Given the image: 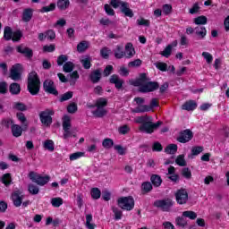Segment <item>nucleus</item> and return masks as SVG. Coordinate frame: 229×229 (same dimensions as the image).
Returning a JSON list of instances; mask_svg holds the SVG:
<instances>
[{
	"label": "nucleus",
	"instance_id": "1",
	"mask_svg": "<svg viewBox=\"0 0 229 229\" xmlns=\"http://www.w3.org/2000/svg\"><path fill=\"white\" fill-rule=\"evenodd\" d=\"M134 122L137 124H140L139 127L140 131L148 134L153 133L155 130H157L159 126H162L161 121L153 123V118L148 115L138 116L134 119Z\"/></svg>",
	"mask_w": 229,
	"mask_h": 229
},
{
	"label": "nucleus",
	"instance_id": "2",
	"mask_svg": "<svg viewBox=\"0 0 229 229\" xmlns=\"http://www.w3.org/2000/svg\"><path fill=\"white\" fill-rule=\"evenodd\" d=\"M132 85L134 87H140L139 91L143 93L153 92L159 87L158 82L149 81V78H148L146 73H141L140 78L132 82Z\"/></svg>",
	"mask_w": 229,
	"mask_h": 229
},
{
	"label": "nucleus",
	"instance_id": "3",
	"mask_svg": "<svg viewBox=\"0 0 229 229\" xmlns=\"http://www.w3.org/2000/svg\"><path fill=\"white\" fill-rule=\"evenodd\" d=\"M27 89L31 96H37L40 92V79L36 72H31L28 76Z\"/></svg>",
	"mask_w": 229,
	"mask_h": 229
},
{
	"label": "nucleus",
	"instance_id": "4",
	"mask_svg": "<svg viewBox=\"0 0 229 229\" xmlns=\"http://www.w3.org/2000/svg\"><path fill=\"white\" fill-rule=\"evenodd\" d=\"M106 105H108V100L105 98H99L96 100L95 105H88V108H97L92 112L95 117H105L106 115V109H105Z\"/></svg>",
	"mask_w": 229,
	"mask_h": 229
},
{
	"label": "nucleus",
	"instance_id": "5",
	"mask_svg": "<svg viewBox=\"0 0 229 229\" xmlns=\"http://www.w3.org/2000/svg\"><path fill=\"white\" fill-rule=\"evenodd\" d=\"M111 6L113 8H120V12L123 13L125 17H133V10L130 8V4L128 2H124L122 0H111L110 2Z\"/></svg>",
	"mask_w": 229,
	"mask_h": 229
},
{
	"label": "nucleus",
	"instance_id": "6",
	"mask_svg": "<svg viewBox=\"0 0 229 229\" xmlns=\"http://www.w3.org/2000/svg\"><path fill=\"white\" fill-rule=\"evenodd\" d=\"M118 206L123 210H133L135 207V200L133 197H122L117 200Z\"/></svg>",
	"mask_w": 229,
	"mask_h": 229
},
{
	"label": "nucleus",
	"instance_id": "7",
	"mask_svg": "<svg viewBox=\"0 0 229 229\" xmlns=\"http://www.w3.org/2000/svg\"><path fill=\"white\" fill-rule=\"evenodd\" d=\"M29 178L31 180V182L37 183V185H40L41 187H44V185L48 183L50 180L49 175L42 176L41 174L35 172H30L29 174Z\"/></svg>",
	"mask_w": 229,
	"mask_h": 229
},
{
	"label": "nucleus",
	"instance_id": "8",
	"mask_svg": "<svg viewBox=\"0 0 229 229\" xmlns=\"http://www.w3.org/2000/svg\"><path fill=\"white\" fill-rule=\"evenodd\" d=\"M173 205H174V202H173V199H159L154 202V207L159 208V210H162L163 212H169L173 208Z\"/></svg>",
	"mask_w": 229,
	"mask_h": 229
},
{
	"label": "nucleus",
	"instance_id": "9",
	"mask_svg": "<svg viewBox=\"0 0 229 229\" xmlns=\"http://www.w3.org/2000/svg\"><path fill=\"white\" fill-rule=\"evenodd\" d=\"M51 115H55V111L51 109H46L45 111H42L39 114V118L45 126H51V123H53V118Z\"/></svg>",
	"mask_w": 229,
	"mask_h": 229
},
{
	"label": "nucleus",
	"instance_id": "10",
	"mask_svg": "<svg viewBox=\"0 0 229 229\" xmlns=\"http://www.w3.org/2000/svg\"><path fill=\"white\" fill-rule=\"evenodd\" d=\"M22 74V65L16 64L12 66L10 70V76L11 80L13 81H19L21 79Z\"/></svg>",
	"mask_w": 229,
	"mask_h": 229
},
{
	"label": "nucleus",
	"instance_id": "11",
	"mask_svg": "<svg viewBox=\"0 0 229 229\" xmlns=\"http://www.w3.org/2000/svg\"><path fill=\"white\" fill-rule=\"evenodd\" d=\"M175 199L178 203V205H185L187 201H189V193L187 192V190L185 189H180L178 190L175 194Z\"/></svg>",
	"mask_w": 229,
	"mask_h": 229
},
{
	"label": "nucleus",
	"instance_id": "12",
	"mask_svg": "<svg viewBox=\"0 0 229 229\" xmlns=\"http://www.w3.org/2000/svg\"><path fill=\"white\" fill-rule=\"evenodd\" d=\"M71 117L65 115L63 118V130H64V139L67 140L69 139V137H71V135H72V133L71 132Z\"/></svg>",
	"mask_w": 229,
	"mask_h": 229
},
{
	"label": "nucleus",
	"instance_id": "13",
	"mask_svg": "<svg viewBox=\"0 0 229 229\" xmlns=\"http://www.w3.org/2000/svg\"><path fill=\"white\" fill-rule=\"evenodd\" d=\"M193 134L191 130L186 129L180 132L179 137L177 138L178 142L181 144H185L190 140H192Z\"/></svg>",
	"mask_w": 229,
	"mask_h": 229
},
{
	"label": "nucleus",
	"instance_id": "14",
	"mask_svg": "<svg viewBox=\"0 0 229 229\" xmlns=\"http://www.w3.org/2000/svg\"><path fill=\"white\" fill-rule=\"evenodd\" d=\"M43 89L45 92H47L48 94L58 96V90H56V88L55 87V82H53V81L51 80H47L44 81Z\"/></svg>",
	"mask_w": 229,
	"mask_h": 229
},
{
	"label": "nucleus",
	"instance_id": "15",
	"mask_svg": "<svg viewBox=\"0 0 229 229\" xmlns=\"http://www.w3.org/2000/svg\"><path fill=\"white\" fill-rule=\"evenodd\" d=\"M12 201L14 207H21L22 205V200L24 199V195H22V191H15L12 193Z\"/></svg>",
	"mask_w": 229,
	"mask_h": 229
},
{
	"label": "nucleus",
	"instance_id": "16",
	"mask_svg": "<svg viewBox=\"0 0 229 229\" xmlns=\"http://www.w3.org/2000/svg\"><path fill=\"white\" fill-rule=\"evenodd\" d=\"M110 83L114 85L115 89L118 90H121L123 89V85H124V81L121 78H119V75L113 74L109 79Z\"/></svg>",
	"mask_w": 229,
	"mask_h": 229
},
{
	"label": "nucleus",
	"instance_id": "17",
	"mask_svg": "<svg viewBox=\"0 0 229 229\" xmlns=\"http://www.w3.org/2000/svg\"><path fill=\"white\" fill-rule=\"evenodd\" d=\"M26 130H28V127L25 128L24 125L23 128L21 125L15 123L11 126L12 134L16 138L21 137L22 135V131H26Z\"/></svg>",
	"mask_w": 229,
	"mask_h": 229
},
{
	"label": "nucleus",
	"instance_id": "18",
	"mask_svg": "<svg viewBox=\"0 0 229 229\" xmlns=\"http://www.w3.org/2000/svg\"><path fill=\"white\" fill-rule=\"evenodd\" d=\"M198 108V103L194 100H189L186 101L182 106V110H187V112H192L193 110H196Z\"/></svg>",
	"mask_w": 229,
	"mask_h": 229
},
{
	"label": "nucleus",
	"instance_id": "19",
	"mask_svg": "<svg viewBox=\"0 0 229 229\" xmlns=\"http://www.w3.org/2000/svg\"><path fill=\"white\" fill-rule=\"evenodd\" d=\"M89 80L93 83H99L101 81V69L92 71L89 74Z\"/></svg>",
	"mask_w": 229,
	"mask_h": 229
},
{
	"label": "nucleus",
	"instance_id": "20",
	"mask_svg": "<svg viewBox=\"0 0 229 229\" xmlns=\"http://www.w3.org/2000/svg\"><path fill=\"white\" fill-rule=\"evenodd\" d=\"M124 56L125 58H133V56H135V48H133V45L131 43L126 44Z\"/></svg>",
	"mask_w": 229,
	"mask_h": 229
},
{
	"label": "nucleus",
	"instance_id": "21",
	"mask_svg": "<svg viewBox=\"0 0 229 229\" xmlns=\"http://www.w3.org/2000/svg\"><path fill=\"white\" fill-rule=\"evenodd\" d=\"M32 17H33V9L31 8L24 9L23 14H22L23 22H30Z\"/></svg>",
	"mask_w": 229,
	"mask_h": 229
},
{
	"label": "nucleus",
	"instance_id": "22",
	"mask_svg": "<svg viewBox=\"0 0 229 229\" xmlns=\"http://www.w3.org/2000/svg\"><path fill=\"white\" fill-rule=\"evenodd\" d=\"M18 53H21V55H25L27 58H31L33 56V51L28 47H24L23 46L17 47Z\"/></svg>",
	"mask_w": 229,
	"mask_h": 229
},
{
	"label": "nucleus",
	"instance_id": "23",
	"mask_svg": "<svg viewBox=\"0 0 229 229\" xmlns=\"http://www.w3.org/2000/svg\"><path fill=\"white\" fill-rule=\"evenodd\" d=\"M80 62L85 69H90V67H92V64H90V62H92V58L89 55L82 56Z\"/></svg>",
	"mask_w": 229,
	"mask_h": 229
},
{
	"label": "nucleus",
	"instance_id": "24",
	"mask_svg": "<svg viewBox=\"0 0 229 229\" xmlns=\"http://www.w3.org/2000/svg\"><path fill=\"white\" fill-rule=\"evenodd\" d=\"M195 34L199 37V38H204L207 37V29L203 26H197L195 28Z\"/></svg>",
	"mask_w": 229,
	"mask_h": 229
},
{
	"label": "nucleus",
	"instance_id": "25",
	"mask_svg": "<svg viewBox=\"0 0 229 229\" xmlns=\"http://www.w3.org/2000/svg\"><path fill=\"white\" fill-rule=\"evenodd\" d=\"M68 81L70 82V85H75L76 81L80 79V73H78V71H74L72 73H70L68 76Z\"/></svg>",
	"mask_w": 229,
	"mask_h": 229
},
{
	"label": "nucleus",
	"instance_id": "26",
	"mask_svg": "<svg viewBox=\"0 0 229 229\" xmlns=\"http://www.w3.org/2000/svg\"><path fill=\"white\" fill-rule=\"evenodd\" d=\"M71 6V1L69 0H58L57 1V8L61 11H65L67 8Z\"/></svg>",
	"mask_w": 229,
	"mask_h": 229
},
{
	"label": "nucleus",
	"instance_id": "27",
	"mask_svg": "<svg viewBox=\"0 0 229 229\" xmlns=\"http://www.w3.org/2000/svg\"><path fill=\"white\" fill-rule=\"evenodd\" d=\"M9 91L11 94L17 96V94H21V85L17 82H13L9 87Z\"/></svg>",
	"mask_w": 229,
	"mask_h": 229
},
{
	"label": "nucleus",
	"instance_id": "28",
	"mask_svg": "<svg viewBox=\"0 0 229 229\" xmlns=\"http://www.w3.org/2000/svg\"><path fill=\"white\" fill-rule=\"evenodd\" d=\"M150 181L152 182V185H154V187H160L162 185V177H160V175L158 174L151 175Z\"/></svg>",
	"mask_w": 229,
	"mask_h": 229
},
{
	"label": "nucleus",
	"instance_id": "29",
	"mask_svg": "<svg viewBox=\"0 0 229 229\" xmlns=\"http://www.w3.org/2000/svg\"><path fill=\"white\" fill-rule=\"evenodd\" d=\"M150 110H151V107H149V106L140 105L136 108L133 109V112L135 114H142L144 112H150Z\"/></svg>",
	"mask_w": 229,
	"mask_h": 229
},
{
	"label": "nucleus",
	"instance_id": "30",
	"mask_svg": "<svg viewBox=\"0 0 229 229\" xmlns=\"http://www.w3.org/2000/svg\"><path fill=\"white\" fill-rule=\"evenodd\" d=\"M114 53L115 58H117L118 60H121V58H124V50L123 47L117 46L114 50Z\"/></svg>",
	"mask_w": 229,
	"mask_h": 229
},
{
	"label": "nucleus",
	"instance_id": "31",
	"mask_svg": "<svg viewBox=\"0 0 229 229\" xmlns=\"http://www.w3.org/2000/svg\"><path fill=\"white\" fill-rule=\"evenodd\" d=\"M89 41H81L77 45V51L78 53H85L87 48L89 47Z\"/></svg>",
	"mask_w": 229,
	"mask_h": 229
},
{
	"label": "nucleus",
	"instance_id": "32",
	"mask_svg": "<svg viewBox=\"0 0 229 229\" xmlns=\"http://www.w3.org/2000/svg\"><path fill=\"white\" fill-rule=\"evenodd\" d=\"M178 151V145L170 144L165 148V152L168 153V155H174Z\"/></svg>",
	"mask_w": 229,
	"mask_h": 229
},
{
	"label": "nucleus",
	"instance_id": "33",
	"mask_svg": "<svg viewBox=\"0 0 229 229\" xmlns=\"http://www.w3.org/2000/svg\"><path fill=\"white\" fill-rule=\"evenodd\" d=\"M64 72H72L74 71V63L68 61L63 66Z\"/></svg>",
	"mask_w": 229,
	"mask_h": 229
},
{
	"label": "nucleus",
	"instance_id": "34",
	"mask_svg": "<svg viewBox=\"0 0 229 229\" xmlns=\"http://www.w3.org/2000/svg\"><path fill=\"white\" fill-rule=\"evenodd\" d=\"M13 108L14 110H19L20 112H26V110H28V107L26 106V105L21 102H14Z\"/></svg>",
	"mask_w": 229,
	"mask_h": 229
},
{
	"label": "nucleus",
	"instance_id": "35",
	"mask_svg": "<svg viewBox=\"0 0 229 229\" xmlns=\"http://www.w3.org/2000/svg\"><path fill=\"white\" fill-rule=\"evenodd\" d=\"M2 182L8 187V185L12 184V174H4L1 177Z\"/></svg>",
	"mask_w": 229,
	"mask_h": 229
},
{
	"label": "nucleus",
	"instance_id": "36",
	"mask_svg": "<svg viewBox=\"0 0 229 229\" xmlns=\"http://www.w3.org/2000/svg\"><path fill=\"white\" fill-rule=\"evenodd\" d=\"M13 36V31L12 28L5 27L4 30V40H12V37Z\"/></svg>",
	"mask_w": 229,
	"mask_h": 229
},
{
	"label": "nucleus",
	"instance_id": "37",
	"mask_svg": "<svg viewBox=\"0 0 229 229\" xmlns=\"http://www.w3.org/2000/svg\"><path fill=\"white\" fill-rule=\"evenodd\" d=\"M102 146L105 148V149H110L111 148L114 147V140L110 138H106L102 141Z\"/></svg>",
	"mask_w": 229,
	"mask_h": 229
},
{
	"label": "nucleus",
	"instance_id": "38",
	"mask_svg": "<svg viewBox=\"0 0 229 229\" xmlns=\"http://www.w3.org/2000/svg\"><path fill=\"white\" fill-rule=\"evenodd\" d=\"M86 227L88 229L96 228V224H92V214L86 215Z\"/></svg>",
	"mask_w": 229,
	"mask_h": 229
},
{
	"label": "nucleus",
	"instance_id": "39",
	"mask_svg": "<svg viewBox=\"0 0 229 229\" xmlns=\"http://www.w3.org/2000/svg\"><path fill=\"white\" fill-rule=\"evenodd\" d=\"M141 191L146 193L151 192V191H153V184L149 182H143L141 184Z\"/></svg>",
	"mask_w": 229,
	"mask_h": 229
},
{
	"label": "nucleus",
	"instance_id": "40",
	"mask_svg": "<svg viewBox=\"0 0 229 229\" xmlns=\"http://www.w3.org/2000/svg\"><path fill=\"white\" fill-rule=\"evenodd\" d=\"M43 148L48 151H55V142L51 140H47L43 144Z\"/></svg>",
	"mask_w": 229,
	"mask_h": 229
},
{
	"label": "nucleus",
	"instance_id": "41",
	"mask_svg": "<svg viewBox=\"0 0 229 229\" xmlns=\"http://www.w3.org/2000/svg\"><path fill=\"white\" fill-rule=\"evenodd\" d=\"M175 164H177V165H180L181 167H185V165H187V162L185 161V156L179 155L175 159Z\"/></svg>",
	"mask_w": 229,
	"mask_h": 229
},
{
	"label": "nucleus",
	"instance_id": "42",
	"mask_svg": "<svg viewBox=\"0 0 229 229\" xmlns=\"http://www.w3.org/2000/svg\"><path fill=\"white\" fill-rule=\"evenodd\" d=\"M16 117L21 124H23L24 128H28V123L26 119V115L23 114V113H17Z\"/></svg>",
	"mask_w": 229,
	"mask_h": 229
},
{
	"label": "nucleus",
	"instance_id": "43",
	"mask_svg": "<svg viewBox=\"0 0 229 229\" xmlns=\"http://www.w3.org/2000/svg\"><path fill=\"white\" fill-rule=\"evenodd\" d=\"M208 21V19L204 15L199 16L194 19V22L197 25H205V24H207Z\"/></svg>",
	"mask_w": 229,
	"mask_h": 229
},
{
	"label": "nucleus",
	"instance_id": "44",
	"mask_svg": "<svg viewBox=\"0 0 229 229\" xmlns=\"http://www.w3.org/2000/svg\"><path fill=\"white\" fill-rule=\"evenodd\" d=\"M51 205L55 208H58V207L64 205V199L62 198H53L51 199Z\"/></svg>",
	"mask_w": 229,
	"mask_h": 229
},
{
	"label": "nucleus",
	"instance_id": "45",
	"mask_svg": "<svg viewBox=\"0 0 229 229\" xmlns=\"http://www.w3.org/2000/svg\"><path fill=\"white\" fill-rule=\"evenodd\" d=\"M182 217H188V219L194 220L198 217V215L194 211H184L182 212Z\"/></svg>",
	"mask_w": 229,
	"mask_h": 229
},
{
	"label": "nucleus",
	"instance_id": "46",
	"mask_svg": "<svg viewBox=\"0 0 229 229\" xmlns=\"http://www.w3.org/2000/svg\"><path fill=\"white\" fill-rule=\"evenodd\" d=\"M1 124L5 128H10L11 126H13L14 123L12 118H4L1 122Z\"/></svg>",
	"mask_w": 229,
	"mask_h": 229
},
{
	"label": "nucleus",
	"instance_id": "47",
	"mask_svg": "<svg viewBox=\"0 0 229 229\" xmlns=\"http://www.w3.org/2000/svg\"><path fill=\"white\" fill-rule=\"evenodd\" d=\"M175 223H176L177 226H181L182 228H184V226H187V221L182 216H178L175 219Z\"/></svg>",
	"mask_w": 229,
	"mask_h": 229
},
{
	"label": "nucleus",
	"instance_id": "48",
	"mask_svg": "<svg viewBox=\"0 0 229 229\" xmlns=\"http://www.w3.org/2000/svg\"><path fill=\"white\" fill-rule=\"evenodd\" d=\"M91 198H93V199H99L101 198V191L98 188H93L91 190Z\"/></svg>",
	"mask_w": 229,
	"mask_h": 229
},
{
	"label": "nucleus",
	"instance_id": "49",
	"mask_svg": "<svg viewBox=\"0 0 229 229\" xmlns=\"http://www.w3.org/2000/svg\"><path fill=\"white\" fill-rule=\"evenodd\" d=\"M69 57L66 55H61L57 57V65L62 66L64 64H66Z\"/></svg>",
	"mask_w": 229,
	"mask_h": 229
},
{
	"label": "nucleus",
	"instance_id": "50",
	"mask_svg": "<svg viewBox=\"0 0 229 229\" xmlns=\"http://www.w3.org/2000/svg\"><path fill=\"white\" fill-rule=\"evenodd\" d=\"M11 38H12L13 42H19V40H21V38H22V32H21V30L13 32V37Z\"/></svg>",
	"mask_w": 229,
	"mask_h": 229
},
{
	"label": "nucleus",
	"instance_id": "51",
	"mask_svg": "<svg viewBox=\"0 0 229 229\" xmlns=\"http://www.w3.org/2000/svg\"><path fill=\"white\" fill-rule=\"evenodd\" d=\"M29 192L32 195H37L40 192V189L35 184H29Z\"/></svg>",
	"mask_w": 229,
	"mask_h": 229
},
{
	"label": "nucleus",
	"instance_id": "52",
	"mask_svg": "<svg viewBox=\"0 0 229 229\" xmlns=\"http://www.w3.org/2000/svg\"><path fill=\"white\" fill-rule=\"evenodd\" d=\"M81 157H85V153L75 152L70 155V160L71 161L78 160V158H81Z\"/></svg>",
	"mask_w": 229,
	"mask_h": 229
},
{
	"label": "nucleus",
	"instance_id": "53",
	"mask_svg": "<svg viewBox=\"0 0 229 229\" xmlns=\"http://www.w3.org/2000/svg\"><path fill=\"white\" fill-rule=\"evenodd\" d=\"M45 33L47 40H55L56 38V33L53 30H48Z\"/></svg>",
	"mask_w": 229,
	"mask_h": 229
},
{
	"label": "nucleus",
	"instance_id": "54",
	"mask_svg": "<svg viewBox=\"0 0 229 229\" xmlns=\"http://www.w3.org/2000/svg\"><path fill=\"white\" fill-rule=\"evenodd\" d=\"M173 51V46L172 45H168L165 50L162 52V55L165 56V58H169V56H171V53Z\"/></svg>",
	"mask_w": 229,
	"mask_h": 229
},
{
	"label": "nucleus",
	"instance_id": "55",
	"mask_svg": "<svg viewBox=\"0 0 229 229\" xmlns=\"http://www.w3.org/2000/svg\"><path fill=\"white\" fill-rule=\"evenodd\" d=\"M113 212L114 214V219L116 221H119V219H122L123 211L121 209H118L117 208H113Z\"/></svg>",
	"mask_w": 229,
	"mask_h": 229
},
{
	"label": "nucleus",
	"instance_id": "56",
	"mask_svg": "<svg viewBox=\"0 0 229 229\" xmlns=\"http://www.w3.org/2000/svg\"><path fill=\"white\" fill-rule=\"evenodd\" d=\"M199 153H203V147L199 146V147H193L191 148V155L193 157H198V155H199Z\"/></svg>",
	"mask_w": 229,
	"mask_h": 229
},
{
	"label": "nucleus",
	"instance_id": "57",
	"mask_svg": "<svg viewBox=\"0 0 229 229\" xmlns=\"http://www.w3.org/2000/svg\"><path fill=\"white\" fill-rule=\"evenodd\" d=\"M110 48L108 47H103L100 50V55L102 56V58H105L106 60L108 58V56H110Z\"/></svg>",
	"mask_w": 229,
	"mask_h": 229
},
{
	"label": "nucleus",
	"instance_id": "58",
	"mask_svg": "<svg viewBox=\"0 0 229 229\" xmlns=\"http://www.w3.org/2000/svg\"><path fill=\"white\" fill-rule=\"evenodd\" d=\"M72 98V91H68L62 95L60 101L64 103V101H69V99Z\"/></svg>",
	"mask_w": 229,
	"mask_h": 229
},
{
	"label": "nucleus",
	"instance_id": "59",
	"mask_svg": "<svg viewBox=\"0 0 229 229\" xmlns=\"http://www.w3.org/2000/svg\"><path fill=\"white\" fill-rule=\"evenodd\" d=\"M8 92V83L6 81L0 82V94H6Z\"/></svg>",
	"mask_w": 229,
	"mask_h": 229
},
{
	"label": "nucleus",
	"instance_id": "60",
	"mask_svg": "<svg viewBox=\"0 0 229 229\" xmlns=\"http://www.w3.org/2000/svg\"><path fill=\"white\" fill-rule=\"evenodd\" d=\"M55 8H56V4H50L48 6H44L41 9V12L44 13H47V12H53L55 10Z\"/></svg>",
	"mask_w": 229,
	"mask_h": 229
},
{
	"label": "nucleus",
	"instance_id": "61",
	"mask_svg": "<svg viewBox=\"0 0 229 229\" xmlns=\"http://www.w3.org/2000/svg\"><path fill=\"white\" fill-rule=\"evenodd\" d=\"M142 65V61L140 59H136L128 64V67H140Z\"/></svg>",
	"mask_w": 229,
	"mask_h": 229
},
{
	"label": "nucleus",
	"instance_id": "62",
	"mask_svg": "<svg viewBox=\"0 0 229 229\" xmlns=\"http://www.w3.org/2000/svg\"><path fill=\"white\" fill-rule=\"evenodd\" d=\"M202 56H203V58H205V60L207 61L208 64H210L214 60V57L208 52H203Z\"/></svg>",
	"mask_w": 229,
	"mask_h": 229
},
{
	"label": "nucleus",
	"instance_id": "63",
	"mask_svg": "<svg viewBox=\"0 0 229 229\" xmlns=\"http://www.w3.org/2000/svg\"><path fill=\"white\" fill-rule=\"evenodd\" d=\"M118 131L121 135H126L130 131V127L128 125H123L119 127Z\"/></svg>",
	"mask_w": 229,
	"mask_h": 229
},
{
	"label": "nucleus",
	"instance_id": "64",
	"mask_svg": "<svg viewBox=\"0 0 229 229\" xmlns=\"http://www.w3.org/2000/svg\"><path fill=\"white\" fill-rule=\"evenodd\" d=\"M114 149L115 151H117L118 154L120 155H126V148H124L123 146L121 145H115L114 146Z\"/></svg>",
	"mask_w": 229,
	"mask_h": 229
}]
</instances>
